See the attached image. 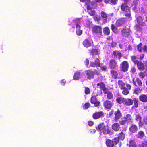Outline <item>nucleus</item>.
<instances>
[{
	"label": "nucleus",
	"instance_id": "1",
	"mask_svg": "<svg viewBox=\"0 0 147 147\" xmlns=\"http://www.w3.org/2000/svg\"><path fill=\"white\" fill-rule=\"evenodd\" d=\"M121 11L125 16L130 18L131 16L130 8L126 3H122L120 6Z\"/></svg>",
	"mask_w": 147,
	"mask_h": 147
},
{
	"label": "nucleus",
	"instance_id": "2",
	"mask_svg": "<svg viewBox=\"0 0 147 147\" xmlns=\"http://www.w3.org/2000/svg\"><path fill=\"white\" fill-rule=\"evenodd\" d=\"M118 139L117 138H114L112 140L110 139H107L105 143L107 147H114L115 145L117 144Z\"/></svg>",
	"mask_w": 147,
	"mask_h": 147
},
{
	"label": "nucleus",
	"instance_id": "3",
	"mask_svg": "<svg viewBox=\"0 0 147 147\" xmlns=\"http://www.w3.org/2000/svg\"><path fill=\"white\" fill-rule=\"evenodd\" d=\"M121 70L123 72L127 71L129 68V65L127 61H123L121 64Z\"/></svg>",
	"mask_w": 147,
	"mask_h": 147
},
{
	"label": "nucleus",
	"instance_id": "4",
	"mask_svg": "<svg viewBox=\"0 0 147 147\" xmlns=\"http://www.w3.org/2000/svg\"><path fill=\"white\" fill-rule=\"evenodd\" d=\"M109 67L111 69H115L118 67V63L115 59H111L109 62Z\"/></svg>",
	"mask_w": 147,
	"mask_h": 147
},
{
	"label": "nucleus",
	"instance_id": "5",
	"mask_svg": "<svg viewBox=\"0 0 147 147\" xmlns=\"http://www.w3.org/2000/svg\"><path fill=\"white\" fill-rule=\"evenodd\" d=\"M90 102L92 104H94L95 107H99L100 106V103L98 101L96 95L92 96L90 99Z\"/></svg>",
	"mask_w": 147,
	"mask_h": 147
},
{
	"label": "nucleus",
	"instance_id": "6",
	"mask_svg": "<svg viewBox=\"0 0 147 147\" xmlns=\"http://www.w3.org/2000/svg\"><path fill=\"white\" fill-rule=\"evenodd\" d=\"M105 116L104 113L102 111L95 112L92 115V117L94 119H97L100 118H103Z\"/></svg>",
	"mask_w": 147,
	"mask_h": 147
},
{
	"label": "nucleus",
	"instance_id": "7",
	"mask_svg": "<svg viewBox=\"0 0 147 147\" xmlns=\"http://www.w3.org/2000/svg\"><path fill=\"white\" fill-rule=\"evenodd\" d=\"M126 87L122 88V93L123 95H127L129 93V90L131 88V85L128 83L125 84Z\"/></svg>",
	"mask_w": 147,
	"mask_h": 147
},
{
	"label": "nucleus",
	"instance_id": "8",
	"mask_svg": "<svg viewBox=\"0 0 147 147\" xmlns=\"http://www.w3.org/2000/svg\"><path fill=\"white\" fill-rule=\"evenodd\" d=\"M121 32L122 35L125 37H128L131 33V31L129 28H126V27L122 28Z\"/></svg>",
	"mask_w": 147,
	"mask_h": 147
},
{
	"label": "nucleus",
	"instance_id": "9",
	"mask_svg": "<svg viewBox=\"0 0 147 147\" xmlns=\"http://www.w3.org/2000/svg\"><path fill=\"white\" fill-rule=\"evenodd\" d=\"M92 31L93 33L100 34L102 33V28L101 26L94 25L92 28Z\"/></svg>",
	"mask_w": 147,
	"mask_h": 147
},
{
	"label": "nucleus",
	"instance_id": "10",
	"mask_svg": "<svg viewBox=\"0 0 147 147\" xmlns=\"http://www.w3.org/2000/svg\"><path fill=\"white\" fill-rule=\"evenodd\" d=\"M85 75L87 79L91 80L94 77V72L90 70H86L85 71Z\"/></svg>",
	"mask_w": 147,
	"mask_h": 147
},
{
	"label": "nucleus",
	"instance_id": "11",
	"mask_svg": "<svg viewBox=\"0 0 147 147\" xmlns=\"http://www.w3.org/2000/svg\"><path fill=\"white\" fill-rule=\"evenodd\" d=\"M114 114L115 115L114 119L115 122H117L119 121L122 117V114L119 109H118L117 111H115Z\"/></svg>",
	"mask_w": 147,
	"mask_h": 147
},
{
	"label": "nucleus",
	"instance_id": "12",
	"mask_svg": "<svg viewBox=\"0 0 147 147\" xmlns=\"http://www.w3.org/2000/svg\"><path fill=\"white\" fill-rule=\"evenodd\" d=\"M125 21L126 20L124 18H121L117 20L115 22V25L118 27L122 26L125 23Z\"/></svg>",
	"mask_w": 147,
	"mask_h": 147
},
{
	"label": "nucleus",
	"instance_id": "13",
	"mask_svg": "<svg viewBox=\"0 0 147 147\" xmlns=\"http://www.w3.org/2000/svg\"><path fill=\"white\" fill-rule=\"evenodd\" d=\"M135 120L138 122V124L139 127H142V117L139 114H135Z\"/></svg>",
	"mask_w": 147,
	"mask_h": 147
},
{
	"label": "nucleus",
	"instance_id": "14",
	"mask_svg": "<svg viewBox=\"0 0 147 147\" xmlns=\"http://www.w3.org/2000/svg\"><path fill=\"white\" fill-rule=\"evenodd\" d=\"M112 55L115 58H117L118 57L119 60H120L122 56L121 52L117 50L114 51Z\"/></svg>",
	"mask_w": 147,
	"mask_h": 147
},
{
	"label": "nucleus",
	"instance_id": "15",
	"mask_svg": "<svg viewBox=\"0 0 147 147\" xmlns=\"http://www.w3.org/2000/svg\"><path fill=\"white\" fill-rule=\"evenodd\" d=\"M138 130V127L135 124H132L129 127V130L131 133H135Z\"/></svg>",
	"mask_w": 147,
	"mask_h": 147
},
{
	"label": "nucleus",
	"instance_id": "16",
	"mask_svg": "<svg viewBox=\"0 0 147 147\" xmlns=\"http://www.w3.org/2000/svg\"><path fill=\"white\" fill-rule=\"evenodd\" d=\"M112 69L110 71V74L111 77L114 79L118 78V73L117 71L115 70Z\"/></svg>",
	"mask_w": 147,
	"mask_h": 147
},
{
	"label": "nucleus",
	"instance_id": "17",
	"mask_svg": "<svg viewBox=\"0 0 147 147\" xmlns=\"http://www.w3.org/2000/svg\"><path fill=\"white\" fill-rule=\"evenodd\" d=\"M138 69L140 71L144 70L145 68L144 63L141 61H138L136 63Z\"/></svg>",
	"mask_w": 147,
	"mask_h": 147
},
{
	"label": "nucleus",
	"instance_id": "18",
	"mask_svg": "<svg viewBox=\"0 0 147 147\" xmlns=\"http://www.w3.org/2000/svg\"><path fill=\"white\" fill-rule=\"evenodd\" d=\"M139 98L140 101L142 102H147V94H142L139 96Z\"/></svg>",
	"mask_w": 147,
	"mask_h": 147
},
{
	"label": "nucleus",
	"instance_id": "19",
	"mask_svg": "<svg viewBox=\"0 0 147 147\" xmlns=\"http://www.w3.org/2000/svg\"><path fill=\"white\" fill-rule=\"evenodd\" d=\"M102 132L104 135L109 134L111 133V129L108 125H106L101 132Z\"/></svg>",
	"mask_w": 147,
	"mask_h": 147
},
{
	"label": "nucleus",
	"instance_id": "20",
	"mask_svg": "<svg viewBox=\"0 0 147 147\" xmlns=\"http://www.w3.org/2000/svg\"><path fill=\"white\" fill-rule=\"evenodd\" d=\"M104 105L106 108L110 109L113 105V103L111 101L107 100L104 102Z\"/></svg>",
	"mask_w": 147,
	"mask_h": 147
},
{
	"label": "nucleus",
	"instance_id": "21",
	"mask_svg": "<svg viewBox=\"0 0 147 147\" xmlns=\"http://www.w3.org/2000/svg\"><path fill=\"white\" fill-rule=\"evenodd\" d=\"M133 99L131 98H125L124 104L127 106H130L132 105Z\"/></svg>",
	"mask_w": 147,
	"mask_h": 147
},
{
	"label": "nucleus",
	"instance_id": "22",
	"mask_svg": "<svg viewBox=\"0 0 147 147\" xmlns=\"http://www.w3.org/2000/svg\"><path fill=\"white\" fill-rule=\"evenodd\" d=\"M87 12L88 14L91 16H94L96 14L95 11L92 9V7L90 6L87 7Z\"/></svg>",
	"mask_w": 147,
	"mask_h": 147
},
{
	"label": "nucleus",
	"instance_id": "23",
	"mask_svg": "<svg viewBox=\"0 0 147 147\" xmlns=\"http://www.w3.org/2000/svg\"><path fill=\"white\" fill-rule=\"evenodd\" d=\"M123 119H125L128 123V122H133V117L129 114H127L124 116Z\"/></svg>",
	"mask_w": 147,
	"mask_h": 147
},
{
	"label": "nucleus",
	"instance_id": "24",
	"mask_svg": "<svg viewBox=\"0 0 147 147\" xmlns=\"http://www.w3.org/2000/svg\"><path fill=\"white\" fill-rule=\"evenodd\" d=\"M137 24L141 26H145V24L144 22H143L142 18L141 16H138L136 18Z\"/></svg>",
	"mask_w": 147,
	"mask_h": 147
},
{
	"label": "nucleus",
	"instance_id": "25",
	"mask_svg": "<svg viewBox=\"0 0 147 147\" xmlns=\"http://www.w3.org/2000/svg\"><path fill=\"white\" fill-rule=\"evenodd\" d=\"M84 46L86 48L90 47L91 46V43L90 40L88 39H85L82 42Z\"/></svg>",
	"mask_w": 147,
	"mask_h": 147
},
{
	"label": "nucleus",
	"instance_id": "26",
	"mask_svg": "<svg viewBox=\"0 0 147 147\" xmlns=\"http://www.w3.org/2000/svg\"><path fill=\"white\" fill-rule=\"evenodd\" d=\"M136 136L137 138L142 139L145 136V133L144 131L142 130H140L138 131Z\"/></svg>",
	"mask_w": 147,
	"mask_h": 147
},
{
	"label": "nucleus",
	"instance_id": "27",
	"mask_svg": "<svg viewBox=\"0 0 147 147\" xmlns=\"http://www.w3.org/2000/svg\"><path fill=\"white\" fill-rule=\"evenodd\" d=\"M132 82L133 84L135 86H136V82L139 86H142V82L141 80L138 78H137L136 79V81H135V78H133L132 79Z\"/></svg>",
	"mask_w": 147,
	"mask_h": 147
},
{
	"label": "nucleus",
	"instance_id": "28",
	"mask_svg": "<svg viewBox=\"0 0 147 147\" xmlns=\"http://www.w3.org/2000/svg\"><path fill=\"white\" fill-rule=\"evenodd\" d=\"M112 128L115 131H118L120 129L119 124L117 123H114L112 126Z\"/></svg>",
	"mask_w": 147,
	"mask_h": 147
},
{
	"label": "nucleus",
	"instance_id": "29",
	"mask_svg": "<svg viewBox=\"0 0 147 147\" xmlns=\"http://www.w3.org/2000/svg\"><path fill=\"white\" fill-rule=\"evenodd\" d=\"M89 53L91 55L94 56L98 54V51L96 49H92L89 50Z\"/></svg>",
	"mask_w": 147,
	"mask_h": 147
},
{
	"label": "nucleus",
	"instance_id": "30",
	"mask_svg": "<svg viewBox=\"0 0 147 147\" xmlns=\"http://www.w3.org/2000/svg\"><path fill=\"white\" fill-rule=\"evenodd\" d=\"M117 27L115 26L114 24H112L111 25V28L112 31L115 33L117 34L119 32Z\"/></svg>",
	"mask_w": 147,
	"mask_h": 147
},
{
	"label": "nucleus",
	"instance_id": "31",
	"mask_svg": "<svg viewBox=\"0 0 147 147\" xmlns=\"http://www.w3.org/2000/svg\"><path fill=\"white\" fill-rule=\"evenodd\" d=\"M125 134L122 132L120 133L118 135V137H115V138H117L118 139V143L119 141V139L121 140H123L125 138Z\"/></svg>",
	"mask_w": 147,
	"mask_h": 147
},
{
	"label": "nucleus",
	"instance_id": "32",
	"mask_svg": "<svg viewBox=\"0 0 147 147\" xmlns=\"http://www.w3.org/2000/svg\"><path fill=\"white\" fill-rule=\"evenodd\" d=\"M138 99L134 97L133 98L132 101V105L134 104L133 107L137 108L138 107Z\"/></svg>",
	"mask_w": 147,
	"mask_h": 147
},
{
	"label": "nucleus",
	"instance_id": "33",
	"mask_svg": "<svg viewBox=\"0 0 147 147\" xmlns=\"http://www.w3.org/2000/svg\"><path fill=\"white\" fill-rule=\"evenodd\" d=\"M110 29L108 27H105L103 28V32L105 35H109L110 34Z\"/></svg>",
	"mask_w": 147,
	"mask_h": 147
},
{
	"label": "nucleus",
	"instance_id": "34",
	"mask_svg": "<svg viewBox=\"0 0 147 147\" xmlns=\"http://www.w3.org/2000/svg\"><path fill=\"white\" fill-rule=\"evenodd\" d=\"M81 76V73L79 72H76L74 74L73 76V79L75 80H78L80 78Z\"/></svg>",
	"mask_w": 147,
	"mask_h": 147
},
{
	"label": "nucleus",
	"instance_id": "35",
	"mask_svg": "<svg viewBox=\"0 0 147 147\" xmlns=\"http://www.w3.org/2000/svg\"><path fill=\"white\" fill-rule=\"evenodd\" d=\"M105 126L103 123H101L96 127V129L98 131H101Z\"/></svg>",
	"mask_w": 147,
	"mask_h": 147
},
{
	"label": "nucleus",
	"instance_id": "36",
	"mask_svg": "<svg viewBox=\"0 0 147 147\" xmlns=\"http://www.w3.org/2000/svg\"><path fill=\"white\" fill-rule=\"evenodd\" d=\"M142 90V89H140V88L138 87L134 89L133 91V93L134 94L138 95L141 92Z\"/></svg>",
	"mask_w": 147,
	"mask_h": 147
},
{
	"label": "nucleus",
	"instance_id": "37",
	"mask_svg": "<svg viewBox=\"0 0 147 147\" xmlns=\"http://www.w3.org/2000/svg\"><path fill=\"white\" fill-rule=\"evenodd\" d=\"M118 85L121 90L125 87V83H124L122 80H119L118 82Z\"/></svg>",
	"mask_w": 147,
	"mask_h": 147
},
{
	"label": "nucleus",
	"instance_id": "38",
	"mask_svg": "<svg viewBox=\"0 0 147 147\" xmlns=\"http://www.w3.org/2000/svg\"><path fill=\"white\" fill-rule=\"evenodd\" d=\"M129 147H137V144L135 140L131 139L129 141Z\"/></svg>",
	"mask_w": 147,
	"mask_h": 147
},
{
	"label": "nucleus",
	"instance_id": "39",
	"mask_svg": "<svg viewBox=\"0 0 147 147\" xmlns=\"http://www.w3.org/2000/svg\"><path fill=\"white\" fill-rule=\"evenodd\" d=\"M125 98H124L121 97H118L116 99V101L119 104H121L122 103H123L124 104Z\"/></svg>",
	"mask_w": 147,
	"mask_h": 147
},
{
	"label": "nucleus",
	"instance_id": "40",
	"mask_svg": "<svg viewBox=\"0 0 147 147\" xmlns=\"http://www.w3.org/2000/svg\"><path fill=\"white\" fill-rule=\"evenodd\" d=\"M97 86H99L98 87L101 90H102V89L104 88L105 87H106L105 84L102 81L99 83H97Z\"/></svg>",
	"mask_w": 147,
	"mask_h": 147
},
{
	"label": "nucleus",
	"instance_id": "41",
	"mask_svg": "<svg viewBox=\"0 0 147 147\" xmlns=\"http://www.w3.org/2000/svg\"><path fill=\"white\" fill-rule=\"evenodd\" d=\"M137 147H147V140H144L141 144H138Z\"/></svg>",
	"mask_w": 147,
	"mask_h": 147
},
{
	"label": "nucleus",
	"instance_id": "42",
	"mask_svg": "<svg viewBox=\"0 0 147 147\" xmlns=\"http://www.w3.org/2000/svg\"><path fill=\"white\" fill-rule=\"evenodd\" d=\"M100 14L101 17L106 20L108 18V16H109V15H108L105 12L103 11L101 12Z\"/></svg>",
	"mask_w": 147,
	"mask_h": 147
},
{
	"label": "nucleus",
	"instance_id": "43",
	"mask_svg": "<svg viewBox=\"0 0 147 147\" xmlns=\"http://www.w3.org/2000/svg\"><path fill=\"white\" fill-rule=\"evenodd\" d=\"M107 98L110 100H112L113 98V96L112 93L110 91L106 95Z\"/></svg>",
	"mask_w": 147,
	"mask_h": 147
},
{
	"label": "nucleus",
	"instance_id": "44",
	"mask_svg": "<svg viewBox=\"0 0 147 147\" xmlns=\"http://www.w3.org/2000/svg\"><path fill=\"white\" fill-rule=\"evenodd\" d=\"M94 63L96 65V67H100V59L98 58H96L94 60Z\"/></svg>",
	"mask_w": 147,
	"mask_h": 147
},
{
	"label": "nucleus",
	"instance_id": "45",
	"mask_svg": "<svg viewBox=\"0 0 147 147\" xmlns=\"http://www.w3.org/2000/svg\"><path fill=\"white\" fill-rule=\"evenodd\" d=\"M144 125H147V115L144 117L142 118V127Z\"/></svg>",
	"mask_w": 147,
	"mask_h": 147
},
{
	"label": "nucleus",
	"instance_id": "46",
	"mask_svg": "<svg viewBox=\"0 0 147 147\" xmlns=\"http://www.w3.org/2000/svg\"><path fill=\"white\" fill-rule=\"evenodd\" d=\"M137 49L138 51L140 52L141 53L142 51V43H140L137 46Z\"/></svg>",
	"mask_w": 147,
	"mask_h": 147
},
{
	"label": "nucleus",
	"instance_id": "47",
	"mask_svg": "<svg viewBox=\"0 0 147 147\" xmlns=\"http://www.w3.org/2000/svg\"><path fill=\"white\" fill-rule=\"evenodd\" d=\"M137 57L135 55H133L131 57V60L135 64H136V63L138 61V60L136 59Z\"/></svg>",
	"mask_w": 147,
	"mask_h": 147
},
{
	"label": "nucleus",
	"instance_id": "48",
	"mask_svg": "<svg viewBox=\"0 0 147 147\" xmlns=\"http://www.w3.org/2000/svg\"><path fill=\"white\" fill-rule=\"evenodd\" d=\"M90 104L89 102H86L83 105V108L84 109H86L90 107Z\"/></svg>",
	"mask_w": 147,
	"mask_h": 147
},
{
	"label": "nucleus",
	"instance_id": "49",
	"mask_svg": "<svg viewBox=\"0 0 147 147\" xmlns=\"http://www.w3.org/2000/svg\"><path fill=\"white\" fill-rule=\"evenodd\" d=\"M140 25L138 24H136L134 26V28L137 31H142V29L140 26Z\"/></svg>",
	"mask_w": 147,
	"mask_h": 147
},
{
	"label": "nucleus",
	"instance_id": "50",
	"mask_svg": "<svg viewBox=\"0 0 147 147\" xmlns=\"http://www.w3.org/2000/svg\"><path fill=\"white\" fill-rule=\"evenodd\" d=\"M138 76L140 78L143 79L145 77V75L144 72L140 71L139 73Z\"/></svg>",
	"mask_w": 147,
	"mask_h": 147
},
{
	"label": "nucleus",
	"instance_id": "51",
	"mask_svg": "<svg viewBox=\"0 0 147 147\" xmlns=\"http://www.w3.org/2000/svg\"><path fill=\"white\" fill-rule=\"evenodd\" d=\"M119 124L121 125H124L126 123L128 124V122L126 121L125 119L119 121Z\"/></svg>",
	"mask_w": 147,
	"mask_h": 147
},
{
	"label": "nucleus",
	"instance_id": "52",
	"mask_svg": "<svg viewBox=\"0 0 147 147\" xmlns=\"http://www.w3.org/2000/svg\"><path fill=\"white\" fill-rule=\"evenodd\" d=\"M84 92L86 94H89L90 93V90L89 88L87 87H85Z\"/></svg>",
	"mask_w": 147,
	"mask_h": 147
},
{
	"label": "nucleus",
	"instance_id": "53",
	"mask_svg": "<svg viewBox=\"0 0 147 147\" xmlns=\"http://www.w3.org/2000/svg\"><path fill=\"white\" fill-rule=\"evenodd\" d=\"M76 33L77 35L78 36H80L82 35V31L80 30V29L76 30Z\"/></svg>",
	"mask_w": 147,
	"mask_h": 147
},
{
	"label": "nucleus",
	"instance_id": "54",
	"mask_svg": "<svg viewBox=\"0 0 147 147\" xmlns=\"http://www.w3.org/2000/svg\"><path fill=\"white\" fill-rule=\"evenodd\" d=\"M136 71V69L134 66H131V67L130 72L132 74H134Z\"/></svg>",
	"mask_w": 147,
	"mask_h": 147
},
{
	"label": "nucleus",
	"instance_id": "55",
	"mask_svg": "<svg viewBox=\"0 0 147 147\" xmlns=\"http://www.w3.org/2000/svg\"><path fill=\"white\" fill-rule=\"evenodd\" d=\"M90 67H96V65L94 63L93 61H91L90 63Z\"/></svg>",
	"mask_w": 147,
	"mask_h": 147
},
{
	"label": "nucleus",
	"instance_id": "56",
	"mask_svg": "<svg viewBox=\"0 0 147 147\" xmlns=\"http://www.w3.org/2000/svg\"><path fill=\"white\" fill-rule=\"evenodd\" d=\"M102 90H103V93L105 94H107L109 92V89L107 88H106V87H105V88Z\"/></svg>",
	"mask_w": 147,
	"mask_h": 147
},
{
	"label": "nucleus",
	"instance_id": "57",
	"mask_svg": "<svg viewBox=\"0 0 147 147\" xmlns=\"http://www.w3.org/2000/svg\"><path fill=\"white\" fill-rule=\"evenodd\" d=\"M84 63L85 65L86 66H87L89 64V61L88 59H86L85 61L84 62Z\"/></svg>",
	"mask_w": 147,
	"mask_h": 147
},
{
	"label": "nucleus",
	"instance_id": "58",
	"mask_svg": "<svg viewBox=\"0 0 147 147\" xmlns=\"http://www.w3.org/2000/svg\"><path fill=\"white\" fill-rule=\"evenodd\" d=\"M114 113V110L112 109L109 113V117H111Z\"/></svg>",
	"mask_w": 147,
	"mask_h": 147
},
{
	"label": "nucleus",
	"instance_id": "59",
	"mask_svg": "<svg viewBox=\"0 0 147 147\" xmlns=\"http://www.w3.org/2000/svg\"><path fill=\"white\" fill-rule=\"evenodd\" d=\"M90 0H86V1H85V5L87 6V7L88 6H90L89 3L90 2Z\"/></svg>",
	"mask_w": 147,
	"mask_h": 147
},
{
	"label": "nucleus",
	"instance_id": "60",
	"mask_svg": "<svg viewBox=\"0 0 147 147\" xmlns=\"http://www.w3.org/2000/svg\"><path fill=\"white\" fill-rule=\"evenodd\" d=\"M93 19L95 21H97V22L99 21L100 20L99 18L96 16H94L93 18Z\"/></svg>",
	"mask_w": 147,
	"mask_h": 147
},
{
	"label": "nucleus",
	"instance_id": "61",
	"mask_svg": "<svg viewBox=\"0 0 147 147\" xmlns=\"http://www.w3.org/2000/svg\"><path fill=\"white\" fill-rule=\"evenodd\" d=\"M117 0H111V3L113 5H115L117 3Z\"/></svg>",
	"mask_w": 147,
	"mask_h": 147
},
{
	"label": "nucleus",
	"instance_id": "62",
	"mask_svg": "<svg viewBox=\"0 0 147 147\" xmlns=\"http://www.w3.org/2000/svg\"><path fill=\"white\" fill-rule=\"evenodd\" d=\"M66 83V81L65 79H63L61 81V84L64 85H65Z\"/></svg>",
	"mask_w": 147,
	"mask_h": 147
},
{
	"label": "nucleus",
	"instance_id": "63",
	"mask_svg": "<svg viewBox=\"0 0 147 147\" xmlns=\"http://www.w3.org/2000/svg\"><path fill=\"white\" fill-rule=\"evenodd\" d=\"M142 49L144 52H147V46L146 45H144L142 48Z\"/></svg>",
	"mask_w": 147,
	"mask_h": 147
},
{
	"label": "nucleus",
	"instance_id": "64",
	"mask_svg": "<svg viewBox=\"0 0 147 147\" xmlns=\"http://www.w3.org/2000/svg\"><path fill=\"white\" fill-rule=\"evenodd\" d=\"M102 70L103 71H106L107 69V67L106 65L102 66L100 67Z\"/></svg>",
	"mask_w": 147,
	"mask_h": 147
}]
</instances>
